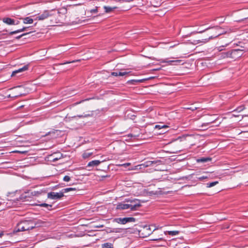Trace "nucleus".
I'll return each instance as SVG.
<instances>
[{
  "label": "nucleus",
  "mask_w": 248,
  "mask_h": 248,
  "mask_svg": "<svg viewBox=\"0 0 248 248\" xmlns=\"http://www.w3.org/2000/svg\"><path fill=\"white\" fill-rule=\"evenodd\" d=\"M211 28H212L211 27H208V28H206V29H205V30H203V31H197V32H194V33H202L203 32H204L205 31H206V30H208V29H211Z\"/></svg>",
  "instance_id": "e433bc0d"
},
{
  "label": "nucleus",
  "mask_w": 248,
  "mask_h": 248,
  "mask_svg": "<svg viewBox=\"0 0 248 248\" xmlns=\"http://www.w3.org/2000/svg\"><path fill=\"white\" fill-rule=\"evenodd\" d=\"M64 196L63 192L61 190L59 192H50L48 193L47 197L51 200H58Z\"/></svg>",
  "instance_id": "39448f33"
},
{
  "label": "nucleus",
  "mask_w": 248,
  "mask_h": 248,
  "mask_svg": "<svg viewBox=\"0 0 248 248\" xmlns=\"http://www.w3.org/2000/svg\"><path fill=\"white\" fill-rule=\"evenodd\" d=\"M179 233V231H168L166 232V234H169L171 236L177 235Z\"/></svg>",
  "instance_id": "a878e982"
},
{
  "label": "nucleus",
  "mask_w": 248,
  "mask_h": 248,
  "mask_svg": "<svg viewBox=\"0 0 248 248\" xmlns=\"http://www.w3.org/2000/svg\"><path fill=\"white\" fill-rule=\"evenodd\" d=\"M101 161L98 160H94L89 162L88 163L87 166L88 167H94L98 166L100 163Z\"/></svg>",
  "instance_id": "2eb2a0df"
},
{
  "label": "nucleus",
  "mask_w": 248,
  "mask_h": 248,
  "mask_svg": "<svg viewBox=\"0 0 248 248\" xmlns=\"http://www.w3.org/2000/svg\"><path fill=\"white\" fill-rule=\"evenodd\" d=\"M37 205L40 207H44L47 209L48 210H51L52 209V205L48 204L46 203H43L39 204H37Z\"/></svg>",
  "instance_id": "5701e85b"
},
{
  "label": "nucleus",
  "mask_w": 248,
  "mask_h": 248,
  "mask_svg": "<svg viewBox=\"0 0 248 248\" xmlns=\"http://www.w3.org/2000/svg\"><path fill=\"white\" fill-rule=\"evenodd\" d=\"M24 226L22 222V221L18 223L16 227L15 228L13 233H16L17 232L25 231Z\"/></svg>",
  "instance_id": "9b49d317"
},
{
  "label": "nucleus",
  "mask_w": 248,
  "mask_h": 248,
  "mask_svg": "<svg viewBox=\"0 0 248 248\" xmlns=\"http://www.w3.org/2000/svg\"><path fill=\"white\" fill-rule=\"evenodd\" d=\"M93 154L92 152H90L87 151L85 152L82 154V157L84 159H86V158H87L89 157L90 156H92L93 155Z\"/></svg>",
  "instance_id": "393cba45"
},
{
  "label": "nucleus",
  "mask_w": 248,
  "mask_h": 248,
  "mask_svg": "<svg viewBox=\"0 0 248 248\" xmlns=\"http://www.w3.org/2000/svg\"><path fill=\"white\" fill-rule=\"evenodd\" d=\"M27 33H23L19 36H17L16 37V39H19L20 38H21L22 36L26 35Z\"/></svg>",
  "instance_id": "4c0bfd02"
},
{
  "label": "nucleus",
  "mask_w": 248,
  "mask_h": 248,
  "mask_svg": "<svg viewBox=\"0 0 248 248\" xmlns=\"http://www.w3.org/2000/svg\"><path fill=\"white\" fill-rule=\"evenodd\" d=\"M218 183V181H215V182H211V183H207L206 184V187H208V188L211 187H213V186H215V185H216Z\"/></svg>",
  "instance_id": "cd10ccee"
},
{
  "label": "nucleus",
  "mask_w": 248,
  "mask_h": 248,
  "mask_svg": "<svg viewBox=\"0 0 248 248\" xmlns=\"http://www.w3.org/2000/svg\"><path fill=\"white\" fill-rule=\"evenodd\" d=\"M28 69V65H24L22 68H19L18 69L13 71L11 76H14L18 73L22 72L25 71Z\"/></svg>",
  "instance_id": "4468645a"
},
{
  "label": "nucleus",
  "mask_w": 248,
  "mask_h": 248,
  "mask_svg": "<svg viewBox=\"0 0 248 248\" xmlns=\"http://www.w3.org/2000/svg\"><path fill=\"white\" fill-rule=\"evenodd\" d=\"M130 165V163H124L123 165V166H128Z\"/></svg>",
  "instance_id": "a19ab883"
},
{
  "label": "nucleus",
  "mask_w": 248,
  "mask_h": 248,
  "mask_svg": "<svg viewBox=\"0 0 248 248\" xmlns=\"http://www.w3.org/2000/svg\"><path fill=\"white\" fill-rule=\"evenodd\" d=\"M214 122V121H212L211 122H208V123H203L202 125V127H203L204 126H208L210 124H212Z\"/></svg>",
  "instance_id": "f704fd0d"
},
{
  "label": "nucleus",
  "mask_w": 248,
  "mask_h": 248,
  "mask_svg": "<svg viewBox=\"0 0 248 248\" xmlns=\"http://www.w3.org/2000/svg\"><path fill=\"white\" fill-rule=\"evenodd\" d=\"M212 160V158L209 157H201L196 160L198 163H205Z\"/></svg>",
  "instance_id": "a211bd4d"
},
{
  "label": "nucleus",
  "mask_w": 248,
  "mask_h": 248,
  "mask_svg": "<svg viewBox=\"0 0 248 248\" xmlns=\"http://www.w3.org/2000/svg\"><path fill=\"white\" fill-rule=\"evenodd\" d=\"M91 13H96L97 12V8L96 7L95 9H92L91 11H90Z\"/></svg>",
  "instance_id": "58836bf2"
},
{
  "label": "nucleus",
  "mask_w": 248,
  "mask_h": 248,
  "mask_svg": "<svg viewBox=\"0 0 248 248\" xmlns=\"http://www.w3.org/2000/svg\"><path fill=\"white\" fill-rule=\"evenodd\" d=\"M104 8L106 13H109L111 12L113 9L115 8V7L112 8L111 7L106 6H105Z\"/></svg>",
  "instance_id": "c85d7f7f"
},
{
  "label": "nucleus",
  "mask_w": 248,
  "mask_h": 248,
  "mask_svg": "<svg viewBox=\"0 0 248 248\" xmlns=\"http://www.w3.org/2000/svg\"><path fill=\"white\" fill-rule=\"evenodd\" d=\"M20 95H21V94H19V95H16V97H17V96H20Z\"/></svg>",
  "instance_id": "c03bdc74"
},
{
  "label": "nucleus",
  "mask_w": 248,
  "mask_h": 248,
  "mask_svg": "<svg viewBox=\"0 0 248 248\" xmlns=\"http://www.w3.org/2000/svg\"><path fill=\"white\" fill-rule=\"evenodd\" d=\"M58 160V158H53V161H56V160Z\"/></svg>",
  "instance_id": "37998d69"
},
{
  "label": "nucleus",
  "mask_w": 248,
  "mask_h": 248,
  "mask_svg": "<svg viewBox=\"0 0 248 248\" xmlns=\"http://www.w3.org/2000/svg\"><path fill=\"white\" fill-rule=\"evenodd\" d=\"M116 208L117 210H126L128 209H130V206L129 203H125L124 202H121L117 204Z\"/></svg>",
  "instance_id": "1a4fd4ad"
},
{
  "label": "nucleus",
  "mask_w": 248,
  "mask_h": 248,
  "mask_svg": "<svg viewBox=\"0 0 248 248\" xmlns=\"http://www.w3.org/2000/svg\"><path fill=\"white\" fill-rule=\"evenodd\" d=\"M23 20L24 24H32L33 22V19L31 18L30 17H26L23 18Z\"/></svg>",
  "instance_id": "412c9836"
},
{
  "label": "nucleus",
  "mask_w": 248,
  "mask_h": 248,
  "mask_svg": "<svg viewBox=\"0 0 248 248\" xmlns=\"http://www.w3.org/2000/svg\"><path fill=\"white\" fill-rule=\"evenodd\" d=\"M128 136H129V137H130H130H132V134H129Z\"/></svg>",
  "instance_id": "a18cd8bd"
},
{
  "label": "nucleus",
  "mask_w": 248,
  "mask_h": 248,
  "mask_svg": "<svg viewBox=\"0 0 248 248\" xmlns=\"http://www.w3.org/2000/svg\"><path fill=\"white\" fill-rule=\"evenodd\" d=\"M135 221L136 218L133 217L115 218L113 220V222L121 224H125L128 222H134Z\"/></svg>",
  "instance_id": "7ed1b4c3"
},
{
  "label": "nucleus",
  "mask_w": 248,
  "mask_h": 248,
  "mask_svg": "<svg viewBox=\"0 0 248 248\" xmlns=\"http://www.w3.org/2000/svg\"><path fill=\"white\" fill-rule=\"evenodd\" d=\"M181 62V60L167 61L166 60H163L162 61V62L168 63L170 65H176L177 63H180Z\"/></svg>",
  "instance_id": "aec40b11"
},
{
  "label": "nucleus",
  "mask_w": 248,
  "mask_h": 248,
  "mask_svg": "<svg viewBox=\"0 0 248 248\" xmlns=\"http://www.w3.org/2000/svg\"><path fill=\"white\" fill-rule=\"evenodd\" d=\"M125 201L127 202H130L129 204H130V210L131 211L137 210L139 207L141 206L140 201L137 199L133 200L126 199Z\"/></svg>",
  "instance_id": "20e7f679"
},
{
  "label": "nucleus",
  "mask_w": 248,
  "mask_h": 248,
  "mask_svg": "<svg viewBox=\"0 0 248 248\" xmlns=\"http://www.w3.org/2000/svg\"><path fill=\"white\" fill-rule=\"evenodd\" d=\"M142 231L145 232L144 236H149L152 233V231L149 226H145L143 228Z\"/></svg>",
  "instance_id": "dca6fc26"
},
{
  "label": "nucleus",
  "mask_w": 248,
  "mask_h": 248,
  "mask_svg": "<svg viewBox=\"0 0 248 248\" xmlns=\"http://www.w3.org/2000/svg\"><path fill=\"white\" fill-rule=\"evenodd\" d=\"M111 75L115 77L118 76V72H113L111 73Z\"/></svg>",
  "instance_id": "ea45409f"
},
{
  "label": "nucleus",
  "mask_w": 248,
  "mask_h": 248,
  "mask_svg": "<svg viewBox=\"0 0 248 248\" xmlns=\"http://www.w3.org/2000/svg\"><path fill=\"white\" fill-rule=\"evenodd\" d=\"M159 239H160V238L155 239H154V240H159Z\"/></svg>",
  "instance_id": "49530a36"
},
{
  "label": "nucleus",
  "mask_w": 248,
  "mask_h": 248,
  "mask_svg": "<svg viewBox=\"0 0 248 248\" xmlns=\"http://www.w3.org/2000/svg\"><path fill=\"white\" fill-rule=\"evenodd\" d=\"M113 244L109 242L102 244L101 245L102 248H113Z\"/></svg>",
  "instance_id": "b1692460"
},
{
  "label": "nucleus",
  "mask_w": 248,
  "mask_h": 248,
  "mask_svg": "<svg viewBox=\"0 0 248 248\" xmlns=\"http://www.w3.org/2000/svg\"><path fill=\"white\" fill-rule=\"evenodd\" d=\"M231 50L223 52L221 53V57L222 58H231Z\"/></svg>",
  "instance_id": "6ab92c4d"
},
{
  "label": "nucleus",
  "mask_w": 248,
  "mask_h": 248,
  "mask_svg": "<svg viewBox=\"0 0 248 248\" xmlns=\"http://www.w3.org/2000/svg\"><path fill=\"white\" fill-rule=\"evenodd\" d=\"M76 189L75 188L73 187H68V188H63L62 190V192H63V194H64V193H67L71 191H76Z\"/></svg>",
  "instance_id": "bb28decb"
},
{
  "label": "nucleus",
  "mask_w": 248,
  "mask_h": 248,
  "mask_svg": "<svg viewBox=\"0 0 248 248\" xmlns=\"http://www.w3.org/2000/svg\"><path fill=\"white\" fill-rule=\"evenodd\" d=\"M70 180H71V177L68 175H65L63 178V181L64 182H69L70 181Z\"/></svg>",
  "instance_id": "7c9ffc66"
},
{
  "label": "nucleus",
  "mask_w": 248,
  "mask_h": 248,
  "mask_svg": "<svg viewBox=\"0 0 248 248\" xmlns=\"http://www.w3.org/2000/svg\"><path fill=\"white\" fill-rule=\"evenodd\" d=\"M56 11L54 9L51 10H45L42 13L38 14L34 19L36 20H44L48 18L50 16L56 15ZM57 14H59V12H57Z\"/></svg>",
  "instance_id": "f257e3e1"
},
{
  "label": "nucleus",
  "mask_w": 248,
  "mask_h": 248,
  "mask_svg": "<svg viewBox=\"0 0 248 248\" xmlns=\"http://www.w3.org/2000/svg\"><path fill=\"white\" fill-rule=\"evenodd\" d=\"M146 80V79H131L127 81V83L130 84L136 85L138 83H141Z\"/></svg>",
  "instance_id": "f3484780"
},
{
  "label": "nucleus",
  "mask_w": 248,
  "mask_h": 248,
  "mask_svg": "<svg viewBox=\"0 0 248 248\" xmlns=\"http://www.w3.org/2000/svg\"><path fill=\"white\" fill-rule=\"evenodd\" d=\"M129 74V72H118V76H124Z\"/></svg>",
  "instance_id": "2f4dec72"
},
{
  "label": "nucleus",
  "mask_w": 248,
  "mask_h": 248,
  "mask_svg": "<svg viewBox=\"0 0 248 248\" xmlns=\"http://www.w3.org/2000/svg\"><path fill=\"white\" fill-rule=\"evenodd\" d=\"M22 222L25 231L31 230L35 227V225L31 220H24Z\"/></svg>",
  "instance_id": "423d86ee"
},
{
  "label": "nucleus",
  "mask_w": 248,
  "mask_h": 248,
  "mask_svg": "<svg viewBox=\"0 0 248 248\" xmlns=\"http://www.w3.org/2000/svg\"><path fill=\"white\" fill-rule=\"evenodd\" d=\"M30 193V195L33 197H39L42 194L46 193V190L45 189H41L39 190H29L28 192Z\"/></svg>",
  "instance_id": "6e6552de"
},
{
  "label": "nucleus",
  "mask_w": 248,
  "mask_h": 248,
  "mask_svg": "<svg viewBox=\"0 0 248 248\" xmlns=\"http://www.w3.org/2000/svg\"><path fill=\"white\" fill-rule=\"evenodd\" d=\"M124 231V229L122 228H108L107 229V232L113 233H122Z\"/></svg>",
  "instance_id": "ddd939ff"
},
{
  "label": "nucleus",
  "mask_w": 248,
  "mask_h": 248,
  "mask_svg": "<svg viewBox=\"0 0 248 248\" xmlns=\"http://www.w3.org/2000/svg\"><path fill=\"white\" fill-rule=\"evenodd\" d=\"M168 126L166 125H156L155 127V128H158V129H161V128H166V127H168Z\"/></svg>",
  "instance_id": "72a5a7b5"
},
{
  "label": "nucleus",
  "mask_w": 248,
  "mask_h": 248,
  "mask_svg": "<svg viewBox=\"0 0 248 248\" xmlns=\"http://www.w3.org/2000/svg\"><path fill=\"white\" fill-rule=\"evenodd\" d=\"M58 132V130H52V131H49V132H47V133H46L44 136L45 137L50 136V138H49V139L56 138L58 135L57 134Z\"/></svg>",
  "instance_id": "f8f14e48"
},
{
  "label": "nucleus",
  "mask_w": 248,
  "mask_h": 248,
  "mask_svg": "<svg viewBox=\"0 0 248 248\" xmlns=\"http://www.w3.org/2000/svg\"><path fill=\"white\" fill-rule=\"evenodd\" d=\"M231 58L236 59L243 55V50L240 49H234L231 50Z\"/></svg>",
  "instance_id": "0eeeda50"
},
{
  "label": "nucleus",
  "mask_w": 248,
  "mask_h": 248,
  "mask_svg": "<svg viewBox=\"0 0 248 248\" xmlns=\"http://www.w3.org/2000/svg\"><path fill=\"white\" fill-rule=\"evenodd\" d=\"M78 61H79V60H75V61H66L65 62H64L63 63H61L60 64L61 65L66 64L73 63V62H78Z\"/></svg>",
  "instance_id": "473e14b6"
},
{
  "label": "nucleus",
  "mask_w": 248,
  "mask_h": 248,
  "mask_svg": "<svg viewBox=\"0 0 248 248\" xmlns=\"http://www.w3.org/2000/svg\"><path fill=\"white\" fill-rule=\"evenodd\" d=\"M3 235V232H0V237H1Z\"/></svg>",
  "instance_id": "79ce46f5"
},
{
  "label": "nucleus",
  "mask_w": 248,
  "mask_h": 248,
  "mask_svg": "<svg viewBox=\"0 0 248 248\" xmlns=\"http://www.w3.org/2000/svg\"><path fill=\"white\" fill-rule=\"evenodd\" d=\"M208 178V177L206 176H201V177H199L198 178V179L199 180H203V179H207Z\"/></svg>",
  "instance_id": "c9c22d12"
},
{
  "label": "nucleus",
  "mask_w": 248,
  "mask_h": 248,
  "mask_svg": "<svg viewBox=\"0 0 248 248\" xmlns=\"http://www.w3.org/2000/svg\"><path fill=\"white\" fill-rule=\"evenodd\" d=\"M221 30V29L220 27H219L218 26L216 27L214 29V32H215L216 33L215 34L210 36L209 37V38H205L204 39H202L201 40H198L197 41L198 43H206L208 42L210 39L217 37V36H219L220 35L223 34V33L220 31Z\"/></svg>",
  "instance_id": "f03ea898"
},
{
  "label": "nucleus",
  "mask_w": 248,
  "mask_h": 248,
  "mask_svg": "<svg viewBox=\"0 0 248 248\" xmlns=\"http://www.w3.org/2000/svg\"><path fill=\"white\" fill-rule=\"evenodd\" d=\"M2 21L3 23L8 25H17L18 24V22L15 23V20L14 19L9 17H4L2 19Z\"/></svg>",
  "instance_id": "9d476101"
},
{
  "label": "nucleus",
  "mask_w": 248,
  "mask_h": 248,
  "mask_svg": "<svg viewBox=\"0 0 248 248\" xmlns=\"http://www.w3.org/2000/svg\"><path fill=\"white\" fill-rule=\"evenodd\" d=\"M245 108V107L244 106H240L238 107H237L236 109V110L238 112H241L243 110H244V109Z\"/></svg>",
  "instance_id": "c756f323"
},
{
  "label": "nucleus",
  "mask_w": 248,
  "mask_h": 248,
  "mask_svg": "<svg viewBox=\"0 0 248 248\" xmlns=\"http://www.w3.org/2000/svg\"><path fill=\"white\" fill-rule=\"evenodd\" d=\"M78 117H82V115H79V116H78Z\"/></svg>",
  "instance_id": "de8ad7c7"
},
{
  "label": "nucleus",
  "mask_w": 248,
  "mask_h": 248,
  "mask_svg": "<svg viewBox=\"0 0 248 248\" xmlns=\"http://www.w3.org/2000/svg\"><path fill=\"white\" fill-rule=\"evenodd\" d=\"M26 29H27L26 27H23L22 29H18L17 30L10 32L9 33V34L13 35V34H16V33H19V32H22V31H26Z\"/></svg>",
  "instance_id": "4be33fe9"
}]
</instances>
